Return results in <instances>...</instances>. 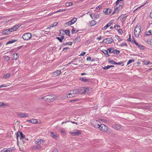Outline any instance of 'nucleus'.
Here are the masks:
<instances>
[{
    "instance_id": "1",
    "label": "nucleus",
    "mask_w": 152,
    "mask_h": 152,
    "mask_svg": "<svg viewBox=\"0 0 152 152\" xmlns=\"http://www.w3.org/2000/svg\"><path fill=\"white\" fill-rule=\"evenodd\" d=\"M45 98V100L48 102H53L56 99V97L53 95H47Z\"/></svg>"
},
{
    "instance_id": "2",
    "label": "nucleus",
    "mask_w": 152,
    "mask_h": 152,
    "mask_svg": "<svg viewBox=\"0 0 152 152\" xmlns=\"http://www.w3.org/2000/svg\"><path fill=\"white\" fill-rule=\"evenodd\" d=\"M141 27L136 26L134 30V34L136 37H138L141 31Z\"/></svg>"
},
{
    "instance_id": "3",
    "label": "nucleus",
    "mask_w": 152,
    "mask_h": 152,
    "mask_svg": "<svg viewBox=\"0 0 152 152\" xmlns=\"http://www.w3.org/2000/svg\"><path fill=\"white\" fill-rule=\"evenodd\" d=\"M31 37V35L30 33H27L24 34L22 36L23 39L25 40L30 39Z\"/></svg>"
},
{
    "instance_id": "4",
    "label": "nucleus",
    "mask_w": 152,
    "mask_h": 152,
    "mask_svg": "<svg viewBox=\"0 0 152 152\" xmlns=\"http://www.w3.org/2000/svg\"><path fill=\"white\" fill-rule=\"evenodd\" d=\"M113 41V39L112 38L110 37L104 39L102 42L108 44H110L112 43Z\"/></svg>"
},
{
    "instance_id": "5",
    "label": "nucleus",
    "mask_w": 152,
    "mask_h": 152,
    "mask_svg": "<svg viewBox=\"0 0 152 152\" xmlns=\"http://www.w3.org/2000/svg\"><path fill=\"white\" fill-rule=\"evenodd\" d=\"M99 128L102 132H106L108 128L104 124H101L100 125Z\"/></svg>"
},
{
    "instance_id": "6",
    "label": "nucleus",
    "mask_w": 152,
    "mask_h": 152,
    "mask_svg": "<svg viewBox=\"0 0 152 152\" xmlns=\"http://www.w3.org/2000/svg\"><path fill=\"white\" fill-rule=\"evenodd\" d=\"M100 122L99 121L97 120H94L92 123L93 126L95 128H99L100 125Z\"/></svg>"
},
{
    "instance_id": "7",
    "label": "nucleus",
    "mask_w": 152,
    "mask_h": 152,
    "mask_svg": "<svg viewBox=\"0 0 152 152\" xmlns=\"http://www.w3.org/2000/svg\"><path fill=\"white\" fill-rule=\"evenodd\" d=\"M81 131L76 130L75 132H70V134H72L73 136H77L81 134Z\"/></svg>"
},
{
    "instance_id": "8",
    "label": "nucleus",
    "mask_w": 152,
    "mask_h": 152,
    "mask_svg": "<svg viewBox=\"0 0 152 152\" xmlns=\"http://www.w3.org/2000/svg\"><path fill=\"white\" fill-rule=\"evenodd\" d=\"M35 143L38 145L43 143L45 142V140L42 139H37L35 140Z\"/></svg>"
},
{
    "instance_id": "9",
    "label": "nucleus",
    "mask_w": 152,
    "mask_h": 152,
    "mask_svg": "<svg viewBox=\"0 0 152 152\" xmlns=\"http://www.w3.org/2000/svg\"><path fill=\"white\" fill-rule=\"evenodd\" d=\"M77 90L79 93L85 94V92H86L85 87H81Z\"/></svg>"
},
{
    "instance_id": "10",
    "label": "nucleus",
    "mask_w": 152,
    "mask_h": 152,
    "mask_svg": "<svg viewBox=\"0 0 152 152\" xmlns=\"http://www.w3.org/2000/svg\"><path fill=\"white\" fill-rule=\"evenodd\" d=\"M21 25L18 24L17 25H15L13 27L10 28L11 31L12 32L13 31H15Z\"/></svg>"
},
{
    "instance_id": "11",
    "label": "nucleus",
    "mask_w": 152,
    "mask_h": 152,
    "mask_svg": "<svg viewBox=\"0 0 152 152\" xmlns=\"http://www.w3.org/2000/svg\"><path fill=\"white\" fill-rule=\"evenodd\" d=\"M18 116L20 118H25L28 117V115L26 113H20L18 115Z\"/></svg>"
},
{
    "instance_id": "12",
    "label": "nucleus",
    "mask_w": 152,
    "mask_h": 152,
    "mask_svg": "<svg viewBox=\"0 0 152 152\" xmlns=\"http://www.w3.org/2000/svg\"><path fill=\"white\" fill-rule=\"evenodd\" d=\"M61 73V71L60 70H57L55 72H53L52 73V75L53 77H56V76L59 75Z\"/></svg>"
},
{
    "instance_id": "13",
    "label": "nucleus",
    "mask_w": 152,
    "mask_h": 152,
    "mask_svg": "<svg viewBox=\"0 0 152 152\" xmlns=\"http://www.w3.org/2000/svg\"><path fill=\"white\" fill-rule=\"evenodd\" d=\"M112 10L110 8L104 9L103 10V12L105 15H108L111 13Z\"/></svg>"
},
{
    "instance_id": "14",
    "label": "nucleus",
    "mask_w": 152,
    "mask_h": 152,
    "mask_svg": "<svg viewBox=\"0 0 152 152\" xmlns=\"http://www.w3.org/2000/svg\"><path fill=\"white\" fill-rule=\"evenodd\" d=\"M127 17V16H125L124 15H122L118 18V19H120L121 22H123L126 20Z\"/></svg>"
},
{
    "instance_id": "15",
    "label": "nucleus",
    "mask_w": 152,
    "mask_h": 152,
    "mask_svg": "<svg viewBox=\"0 0 152 152\" xmlns=\"http://www.w3.org/2000/svg\"><path fill=\"white\" fill-rule=\"evenodd\" d=\"M112 127L114 129L118 130L121 128V126L119 124H114L112 125Z\"/></svg>"
},
{
    "instance_id": "16",
    "label": "nucleus",
    "mask_w": 152,
    "mask_h": 152,
    "mask_svg": "<svg viewBox=\"0 0 152 152\" xmlns=\"http://www.w3.org/2000/svg\"><path fill=\"white\" fill-rule=\"evenodd\" d=\"M11 32L10 29H7L2 31V33L4 34H8Z\"/></svg>"
},
{
    "instance_id": "17",
    "label": "nucleus",
    "mask_w": 152,
    "mask_h": 152,
    "mask_svg": "<svg viewBox=\"0 0 152 152\" xmlns=\"http://www.w3.org/2000/svg\"><path fill=\"white\" fill-rule=\"evenodd\" d=\"M27 121L33 124H36L38 123L37 120L36 119H33L29 120H27Z\"/></svg>"
},
{
    "instance_id": "18",
    "label": "nucleus",
    "mask_w": 152,
    "mask_h": 152,
    "mask_svg": "<svg viewBox=\"0 0 152 152\" xmlns=\"http://www.w3.org/2000/svg\"><path fill=\"white\" fill-rule=\"evenodd\" d=\"M72 94H73V96L75 97L77 96L79 93L77 90H74L71 91Z\"/></svg>"
},
{
    "instance_id": "19",
    "label": "nucleus",
    "mask_w": 152,
    "mask_h": 152,
    "mask_svg": "<svg viewBox=\"0 0 152 152\" xmlns=\"http://www.w3.org/2000/svg\"><path fill=\"white\" fill-rule=\"evenodd\" d=\"M102 51L106 57H108L110 56V55L108 54V51L107 50H107H102Z\"/></svg>"
},
{
    "instance_id": "20",
    "label": "nucleus",
    "mask_w": 152,
    "mask_h": 152,
    "mask_svg": "<svg viewBox=\"0 0 152 152\" xmlns=\"http://www.w3.org/2000/svg\"><path fill=\"white\" fill-rule=\"evenodd\" d=\"M113 22L112 20L110 21L109 23H108L105 26H104L103 28L102 29H106L107 27L110 26L113 23Z\"/></svg>"
},
{
    "instance_id": "21",
    "label": "nucleus",
    "mask_w": 152,
    "mask_h": 152,
    "mask_svg": "<svg viewBox=\"0 0 152 152\" xmlns=\"http://www.w3.org/2000/svg\"><path fill=\"white\" fill-rule=\"evenodd\" d=\"M107 50L108 51V53H113L114 54V48H108Z\"/></svg>"
},
{
    "instance_id": "22",
    "label": "nucleus",
    "mask_w": 152,
    "mask_h": 152,
    "mask_svg": "<svg viewBox=\"0 0 152 152\" xmlns=\"http://www.w3.org/2000/svg\"><path fill=\"white\" fill-rule=\"evenodd\" d=\"M18 57V53H16L15 54H14L12 55V59L13 60H16Z\"/></svg>"
},
{
    "instance_id": "23",
    "label": "nucleus",
    "mask_w": 152,
    "mask_h": 152,
    "mask_svg": "<svg viewBox=\"0 0 152 152\" xmlns=\"http://www.w3.org/2000/svg\"><path fill=\"white\" fill-rule=\"evenodd\" d=\"M120 1H119V0H117L115 2V7H119L120 6H124V4H119V2Z\"/></svg>"
},
{
    "instance_id": "24",
    "label": "nucleus",
    "mask_w": 152,
    "mask_h": 152,
    "mask_svg": "<svg viewBox=\"0 0 152 152\" xmlns=\"http://www.w3.org/2000/svg\"><path fill=\"white\" fill-rule=\"evenodd\" d=\"M51 135L52 137L54 138H56L57 137V134L55 133H54L53 132H50Z\"/></svg>"
},
{
    "instance_id": "25",
    "label": "nucleus",
    "mask_w": 152,
    "mask_h": 152,
    "mask_svg": "<svg viewBox=\"0 0 152 152\" xmlns=\"http://www.w3.org/2000/svg\"><path fill=\"white\" fill-rule=\"evenodd\" d=\"M72 29L71 31L72 33V34H76L79 31V30H77V31H76L75 29L74 26H72Z\"/></svg>"
},
{
    "instance_id": "26",
    "label": "nucleus",
    "mask_w": 152,
    "mask_h": 152,
    "mask_svg": "<svg viewBox=\"0 0 152 152\" xmlns=\"http://www.w3.org/2000/svg\"><path fill=\"white\" fill-rule=\"evenodd\" d=\"M20 134V139H23L25 138V135L24 134L20 132H19Z\"/></svg>"
},
{
    "instance_id": "27",
    "label": "nucleus",
    "mask_w": 152,
    "mask_h": 152,
    "mask_svg": "<svg viewBox=\"0 0 152 152\" xmlns=\"http://www.w3.org/2000/svg\"><path fill=\"white\" fill-rule=\"evenodd\" d=\"M86 92H85V94L90 93L91 91V89L89 88H86Z\"/></svg>"
},
{
    "instance_id": "28",
    "label": "nucleus",
    "mask_w": 152,
    "mask_h": 152,
    "mask_svg": "<svg viewBox=\"0 0 152 152\" xmlns=\"http://www.w3.org/2000/svg\"><path fill=\"white\" fill-rule=\"evenodd\" d=\"M31 148L33 149H41V147L40 146H32Z\"/></svg>"
},
{
    "instance_id": "29",
    "label": "nucleus",
    "mask_w": 152,
    "mask_h": 152,
    "mask_svg": "<svg viewBox=\"0 0 152 152\" xmlns=\"http://www.w3.org/2000/svg\"><path fill=\"white\" fill-rule=\"evenodd\" d=\"M96 24V21L95 20H93L91 21L90 22V26H93L95 25Z\"/></svg>"
},
{
    "instance_id": "30",
    "label": "nucleus",
    "mask_w": 152,
    "mask_h": 152,
    "mask_svg": "<svg viewBox=\"0 0 152 152\" xmlns=\"http://www.w3.org/2000/svg\"><path fill=\"white\" fill-rule=\"evenodd\" d=\"M67 98H72L73 97H74V96H73V94H72V92L71 91L70 93H68L67 95L66 96Z\"/></svg>"
},
{
    "instance_id": "31",
    "label": "nucleus",
    "mask_w": 152,
    "mask_h": 152,
    "mask_svg": "<svg viewBox=\"0 0 152 152\" xmlns=\"http://www.w3.org/2000/svg\"><path fill=\"white\" fill-rule=\"evenodd\" d=\"M16 41H17V40L12 39L10 41H9L7 43L6 45H7V44H11V43H14V42H16Z\"/></svg>"
},
{
    "instance_id": "32",
    "label": "nucleus",
    "mask_w": 152,
    "mask_h": 152,
    "mask_svg": "<svg viewBox=\"0 0 152 152\" xmlns=\"http://www.w3.org/2000/svg\"><path fill=\"white\" fill-rule=\"evenodd\" d=\"M77 20V18H74L70 21H71V23H72V24H73L76 22Z\"/></svg>"
},
{
    "instance_id": "33",
    "label": "nucleus",
    "mask_w": 152,
    "mask_h": 152,
    "mask_svg": "<svg viewBox=\"0 0 152 152\" xmlns=\"http://www.w3.org/2000/svg\"><path fill=\"white\" fill-rule=\"evenodd\" d=\"M80 80L82 81H83L85 82H87L88 81V79H86L85 77L81 78Z\"/></svg>"
},
{
    "instance_id": "34",
    "label": "nucleus",
    "mask_w": 152,
    "mask_h": 152,
    "mask_svg": "<svg viewBox=\"0 0 152 152\" xmlns=\"http://www.w3.org/2000/svg\"><path fill=\"white\" fill-rule=\"evenodd\" d=\"M80 40V37H78L76 38L75 39L74 41L75 42H78Z\"/></svg>"
},
{
    "instance_id": "35",
    "label": "nucleus",
    "mask_w": 152,
    "mask_h": 152,
    "mask_svg": "<svg viewBox=\"0 0 152 152\" xmlns=\"http://www.w3.org/2000/svg\"><path fill=\"white\" fill-rule=\"evenodd\" d=\"M115 37L118 40L119 42H120L122 41L123 39H121L120 37L118 35H115Z\"/></svg>"
},
{
    "instance_id": "36",
    "label": "nucleus",
    "mask_w": 152,
    "mask_h": 152,
    "mask_svg": "<svg viewBox=\"0 0 152 152\" xmlns=\"http://www.w3.org/2000/svg\"><path fill=\"white\" fill-rule=\"evenodd\" d=\"M65 32V33L67 35L70 36V31L69 30H66L65 31H64Z\"/></svg>"
},
{
    "instance_id": "37",
    "label": "nucleus",
    "mask_w": 152,
    "mask_h": 152,
    "mask_svg": "<svg viewBox=\"0 0 152 152\" xmlns=\"http://www.w3.org/2000/svg\"><path fill=\"white\" fill-rule=\"evenodd\" d=\"M57 23L56 22H54L53 24L51 25H50L49 26H50V27H54L55 26H56L57 25Z\"/></svg>"
},
{
    "instance_id": "38",
    "label": "nucleus",
    "mask_w": 152,
    "mask_h": 152,
    "mask_svg": "<svg viewBox=\"0 0 152 152\" xmlns=\"http://www.w3.org/2000/svg\"><path fill=\"white\" fill-rule=\"evenodd\" d=\"M72 44V42H66L65 43H64L63 44V45L64 46H65L66 45H71Z\"/></svg>"
},
{
    "instance_id": "39",
    "label": "nucleus",
    "mask_w": 152,
    "mask_h": 152,
    "mask_svg": "<svg viewBox=\"0 0 152 152\" xmlns=\"http://www.w3.org/2000/svg\"><path fill=\"white\" fill-rule=\"evenodd\" d=\"M10 74H7L6 75H5L3 77V78H4V79H6L7 78H8V77H9L10 76Z\"/></svg>"
},
{
    "instance_id": "40",
    "label": "nucleus",
    "mask_w": 152,
    "mask_h": 152,
    "mask_svg": "<svg viewBox=\"0 0 152 152\" xmlns=\"http://www.w3.org/2000/svg\"><path fill=\"white\" fill-rule=\"evenodd\" d=\"M139 48L142 49V50H143L144 49L145 47L141 45H140L138 47Z\"/></svg>"
},
{
    "instance_id": "41",
    "label": "nucleus",
    "mask_w": 152,
    "mask_h": 152,
    "mask_svg": "<svg viewBox=\"0 0 152 152\" xmlns=\"http://www.w3.org/2000/svg\"><path fill=\"white\" fill-rule=\"evenodd\" d=\"M65 10H66V9H65L59 10H58L56 12H54V13H56L58 12H62L65 11Z\"/></svg>"
},
{
    "instance_id": "42",
    "label": "nucleus",
    "mask_w": 152,
    "mask_h": 152,
    "mask_svg": "<svg viewBox=\"0 0 152 152\" xmlns=\"http://www.w3.org/2000/svg\"><path fill=\"white\" fill-rule=\"evenodd\" d=\"M72 5V3L71 2L67 3L66 4V6L67 7L71 6Z\"/></svg>"
},
{
    "instance_id": "43",
    "label": "nucleus",
    "mask_w": 152,
    "mask_h": 152,
    "mask_svg": "<svg viewBox=\"0 0 152 152\" xmlns=\"http://www.w3.org/2000/svg\"><path fill=\"white\" fill-rule=\"evenodd\" d=\"M109 62L111 64H116V62L113 60H110L109 61Z\"/></svg>"
},
{
    "instance_id": "44",
    "label": "nucleus",
    "mask_w": 152,
    "mask_h": 152,
    "mask_svg": "<svg viewBox=\"0 0 152 152\" xmlns=\"http://www.w3.org/2000/svg\"><path fill=\"white\" fill-rule=\"evenodd\" d=\"M120 46L121 47L123 46H127V44L125 42H123L121 43L120 45Z\"/></svg>"
},
{
    "instance_id": "45",
    "label": "nucleus",
    "mask_w": 152,
    "mask_h": 152,
    "mask_svg": "<svg viewBox=\"0 0 152 152\" xmlns=\"http://www.w3.org/2000/svg\"><path fill=\"white\" fill-rule=\"evenodd\" d=\"M118 33L120 34H122L123 33V31L121 29H119L118 30Z\"/></svg>"
},
{
    "instance_id": "46",
    "label": "nucleus",
    "mask_w": 152,
    "mask_h": 152,
    "mask_svg": "<svg viewBox=\"0 0 152 152\" xmlns=\"http://www.w3.org/2000/svg\"><path fill=\"white\" fill-rule=\"evenodd\" d=\"M7 104H5L4 103L2 102H0V107H2L3 106H7L8 105Z\"/></svg>"
},
{
    "instance_id": "47",
    "label": "nucleus",
    "mask_w": 152,
    "mask_h": 152,
    "mask_svg": "<svg viewBox=\"0 0 152 152\" xmlns=\"http://www.w3.org/2000/svg\"><path fill=\"white\" fill-rule=\"evenodd\" d=\"M134 61V60H132V59H130L128 61V62L127 63V65H129L130 63H131L132 62Z\"/></svg>"
},
{
    "instance_id": "48",
    "label": "nucleus",
    "mask_w": 152,
    "mask_h": 152,
    "mask_svg": "<svg viewBox=\"0 0 152 152\" xmlns=\"http://www.w3.org/2000/svg\"><path fill=\"white\" fill-rule=\"evenodd\" d=\"M152 34V32L151 30H149L147 32L146 35H150Z\"/></svg>"
},
{
    "instance_id": "49",
    "label": "nucleus",
    "mask_w": 152,
    "mask_h": 152,
    "mask_svg": "<svg viewBox=\"0 0 152 152\" xmlns=\"http://www.w3.org/2000/svg\"><path fill=\"white\" fill-rule=\"evenodd\" d=\"M86 60L87 61H94V59H91V58L90 57H88L87 58Z\"/></svg>"
},
{
    "instance_id": "50",
    "label": "nucleus",
    "mask_w": 152,
    "mask_h": 152,
    "mask_svg": "<svg viewBox=\"0 0 152 152\" xmlns=\"http://www.w3.org/2000/svg\"><path fill=\"white\" fill-rule=\"evenodd\" d=\"M119 7H115V10L113 11V13L112 14V15L114 14L116 10H117Z\"/></svg>"
},
{
    "instance_id": "51",
    "label": "nucleus",
    "mask_w": 152,
    "mask_h": 152,
    "mask_svg": "<svg viewBox=\"0 0 152 152\" xmlns=\"http://www.w3.org/2000/svg\"><path fill=\"white\" fill-rule=\"evenodd\" d=\"M119 7H115V10L113 11V13L112 14V15L114 14L116 10H117Z\"/></svg>"
},
{
    "instance_id": "52",
    "label": "nucleus",
    "mask_w": 152,
    "mask_h": 152,
    "mask_svg": "<svg viewBox=\"0 0 152 152\" xmlns=\"http://www.w3.org/2000/svg\"><path fill=\"white\" fill-rule=\"evenodd\" d=\"M119 53H120L119 51L117 50H116V49H115L114 54L116 53V54H118Z\"/></svg>"
},
{
    "instance_id": "53",
    "label": "nucleus",
    "mask_w": 152,
    "mask_h": 152,
    "mask_svg": "<svg viewBox=\"0 0 152 152\" xmlns=\"http://www.w3.org/2000/svg\"><path fill=\"white\" fill-rule=\"evenodd\" d=\"M110 68V66L109 65H107L106 66H105L104 67H103L102 69L104 70H106L109 69Z\"/></svg>"
},
{
    "instance_id": "54",
    "label": "nucleus",
    "mask_w": 152,
    "mask_h": 152,
    "mask_svg": "<svg viewBox=\"0 0 152 152\" xmlns=\"http://www.w3.org/2000/svg\"><path fill=\"white\" fill-rule=\"evenodd\" d=\"M66 25H71L72 24V23H71V21H70L68 22H66Z\"/></svg>"
},
{
    "instance_id": "55",
    "label": "nucleus",
    "mask_w": 152,
    "mask_h": 152,
    "mask_svg": "<svg viewBox=\"0 0 152 152\" xmlns=\"http://www.w3.org/2000/svg\"><path fill=\"white\" fill-rule=\"evenodd\" d=\"M120 27V26L119 25H115L114 26V28H115V29L117 30L118 29V27Z\"/></svg>"
},
{
    "instance_id": "56",
    "label": "nucleus",
    "mask_w": 152,
    "mask_h": 152,
    "mask_svg": "<svg viewBox=\"0 0 152 152\" xmlns=\"http://www.w3.org/2000/svg\"><path fill=\"white\" fill-rule=\"evenodd\" d=\"M9 59L10 58L8 56L4 58V61H8L9 60Z\"/></svg>"
},
{
    "instance_id": "57",
    "label": "nucleus",
    "mask_w": 152,
    "mask_h": 152,
    "mask_svg": "<svg viewBox=\"0 0 152 152\" xmlns=\"http://www.w3.org/2000/svg\"><path fill=\"white\" fill-rule=\"evenodd\" d=\"M59 132L61 133H64L65 132V131L64 130V129L61 128L59 130Z\"/></svg>"
},
{
    "instance_id": "58",
    "label": "nucleus",
    "mask_w": 152,
    "mask_h": 152,
    "mask_svg": "<svg viewBox=\"0 0 152 152\" xmlns=\"http://www.w3.org/2000/svg\"><path fill=\"white\" fill-rule=\"evenodd\" d=\"M150 62L149 61H145L144 62V64L146 65H148L149 64H150Z\"/></svg>"
},
{
    "instance_id": "59",
    "label": "nucleus",
    "mask_w": 152,
    "mask_h": 152,
    "mask_svg": "<svg viewBox=\"0 0 152 152\" xmlns=\"http://www.w3.org/2000/svg\"><path fill=\"white\" fill-rule=\"evenodd\" d=\"M56 38L57 39H58L60 41V42H62V39H61V38H60L59 37H56Z\"/></svg>"
},
{
    "instance_id": "60",
    "label": "nucleus",
    "mask_w": 152,
    "mask_h": 152,
    "mask_svg": "<svg viewBox=\"0 0 152 152\" xmlns=\"http://www.w3.org/2000/svg\"><path fill=\"white\" fill-rule=\"evenodd\" d=\"M16 139L17 140V141H18V137H19V134L18 132L16 133Z\"/></svg>"
},
{
    "instance_id": "61",
    "label": "nucleus",
    "mask_w": 152,
    "mask_h": 152,
    "mask_svg": "<svg viewBox=\"0 0 152 152\" xmlns=\"http://www.w3.org/2000/svg\"><path fill=\"white\" fill-rule=\"evenodd\" d=\"M134 44L136 45V46H137V47L139 46V45L140 44H139L136 41H134Z\"/></svg>"
},
{
    "instance_id": "62",
    "label": "nucleus",
    "mask_w": 152,
    "mask_h": 152,
    "mask_svg": "<svg viewBox=\"0 0 152 152\" xmlns=\"http://www.w3.org/2000/svg\"><path fill=\"white\" fill-rule=\"evenodd\" d=\"M134 44L136 45V46H137V47L139 46V45L140 44H139L136 41H134Z\"/></svg>"
},
{
    "instance_id": "63",
    "label": "nucleus",
    "mask_w": 152,
    "mask_h": 152,
    "mask_svg": "<svg viewBox=\"0 0 152 152\" xmlns=\"http://www.w3.org/2000/svg\"><path fill=\"white\" fill-rule=\"evenodd\" d=\"M134 44L136 45V46H137V47L139 46V45L140 44H139L136 41H134Z\"/></svg>"
},
{
    "instance_id": "64",
    "label": "nucleus",
    "mask_w": 152,
    "mask_h": 152,
    "mask_svg": "<svg viewBox=\"0 0 152 152\" xmlns=\"http://www.w3.org/2000/svg\"><path fill=\"white\" fill-rule=\"evenodd\" d=\"M134 44L136 45V46H137V47L139 46V45L140 44H139L136 41H134Z\"/></svg>"
}]
</instances>
